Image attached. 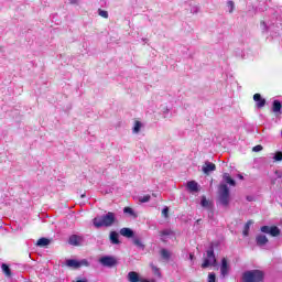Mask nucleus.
<instances>
[{"instance_id": "nucleus-42", "label": "nucleus", "mask_w": 282, "mask_h": 282, "mask_svg": "<svg viewBox=\"0 0 282 282\" xmlns=\"http://www.w3.org/2000/svg\"><path fill=\"white\" fill-rule=\"evenodd\" d=\"M238 178H239V180H243V175L238 174Z\"/></svg>"}, {"instance_id": "nucleus-9", "label": "nucleus", "mask_w": 282, "mask_h": 282, "mask_svg": "<svg viewBox=\"0 0 282 282\" xmlns=\"http://www.w3.org/2000/svg\"><path fill=\"white\" fill-rule=\"evenodd\" d=\"M253 100L258 109H263V107H265V99L261 97V94H254Z\"/></svg>"}, {"instance_id": "nucleus-30", "label": "nucleus", "mask_w": 282, "mask_h": 282, "mask_svg": "<svg viewBox=\"0 0 282 282\" xmlns=\"http://www.w3.org/2000/svg\"><path fill=\"white\" fill-rule=\"evenodd\" d=\"M78 267L79 268H83V267L89 268V261H87V259H83V260L78 261Z\"/></svg>"}, {"instance_id": "nucleus-27", "label": "nucleus", "mask_w": 282, "mask_h": 282, "mask_svg": "<svg viewBox=\"0 0 282 282\" xmlns=\"http://www.w3.org/2000/svg\"><path fill=\"white\" fill-rule=\"evenodd\" d=\"M227 8H228V10H229V13L232 14V12H235V1L229 0V1L227 2Z\"/></svg>"}, {"instance_id": "nucleus-6", "label": "nucleus", "mask_w": 282, "mask_h": 282, "mask_svg": "<svg viewBox=\"0 0 282 282\" xmlns=\"http://www.w3.org/2000/svg\"><path fill=\"white\" fill-rule=\"evenodd\" d=\"M260 231L264 235H270L271 237H279V235H281V229L276 226H262Z\"/></svg>"}, {"instance_id": "nucleus-25", "label": "nucleus", "mask_w": 282, "mask_h": 282, "mask_svg": "<svg viewBox=\"0 0 282 282\" xmlns=\"http://www.w3.org/2000/svg\"><path fill=\"white\" fill-rule=\"evenodd\" d=\"M132 241L137 246V248H141V250H144V243H142V240L140 238H133Z\"/></svg>"}, {"instance_id": "nucleus-18", "label": "nucleus", "mask_w": 282, "mask_h": 282, "mask_svg": "<svg viewBox=\"0 0 282 282\" xmlns=\"http://www.w3.org/2000/svg\"><path fill=\"white\" fill-rule=\"evenodd\" d=\"M128 281L129 282H140V275L135 271H130L128 273Z\"/></svg>"}, {"instance_id": "nucleus-10", "label": "nucleus", "mask_w": 282, "mask_h": 282, "mask_svg": "<svg viewBox=\"0 0 282 282\" xmlns=\"http://www.w3.org/2000/svg\"><path fill=\"white\" fill-rule=\"evenodd\" d=\"M268 241V236L263 234H259L258 236H256V243L257 246H259V248H263V246H267Z\"/></svg>"}, {"instance_id": "nucleus-15", "label": "nucleus", "mask_w": 282, "mask_h": 282, "mask_svg": "<svg viewBox=\"0 0 282 282\" xmlns=\"http://www.w3.org/2000/svg\"><path fill=\"white\" fill-rule=\"evenodd\" d=\"M200 205L203 206V208H208V217H213V209L210 208V203L208 202V199H206V196L202 197Z\"/></svg>"}, {"instance_id": "nucleus-14", "label": "nucleus", "mask_w": 282, "mask_h": 282, "mask_svg": "<svg viewBox=\"0 0 282 282\" xmlns=\"http://www.w3.org/2000/svg\"><path fill=\"white\" fill-rule=\"evenodd\" d=\"M187 189L189 193H199V184L195 181L187 182Z\"/></svg>"}, {"instance_id": "nucleus-33", "label": "nucleus", "mask_w": 282, "mask_h": 282, "mask_svg": "<svg viewBox=\"0 0 282 282\" xmlns=\"http://www.w3.org/2000/svg\"><path fill=\"white\" fill-rule=\"evenodd\" d=\"M197 12H199V7L193 6V7L191 8V13H192V14H197Z\"/></svg>"}, {"instance_id": "nucleus-38", "label": "nucleus", "mask_w": 282, "mask_h": 282, "mask_svg": "<svg viewBox=\"0 0 282 282\" xmlns=\"http://www.w3.org/2000/svg\"><path fill=\"white\" fill-rule=\"evenodd\" d=\"M253 221L252 220H248L247 224L245 225L248 228H250V226H252Z\"/></svg>"}, {"instance_id": "nucleus-4", "label": "nucleus", "mask_w": 282, "mask_h": 282, "mask_svg": "<svg viewBox=\"0 0 282 282\" xmlns=\"http://www.w3.org/2000/svg\"><path fill=\"white\" fill-rule=\"evenodd\" d=\"M217 263V258H215V249L210 246L206 251V258L202 264V268H210Z\"/></svg>"}, {"instance_id": "nucleus-43", "label": "nucleus", "mask_w": 282, "mask_h": 282, "mask_svg": "<svg viewBox=\"0 0 282 282\" xmlns=\"http://www.w3.org/2000/svg\"><path fill=\"white\" fill-rule=\"evenodd\" d=\"M248 202H252V198L250 196L247 197Z\"/></svg>"}, {"instance_id": "nucleus-36", "label": "nucleus", "mask_w": 282, "mask_h": 282, "mask_svg": "<svg viewBox=\"0 0 282 282\" xmlns=\"http://www.w3.org/2000/svg\"><path fill=\"white\" fill-rule=\"evenodd\" d=\"M249 232H250V228H248V227L245 226V229H243V231H242V235H243L245 237H248Z\"/></svg>"}, {"instance_id": "nucleus-40", "label": "nucleus", "mask_w": 282, "mask_h": 282, "mask_svg": "<svg viewBox=\"0 0 282 282\" xmlns=\"http://www.w3.org/2000/svg\"><path fill=\"white\" fill-rule=\"evenodd\" d=\"M189 259H191V261H193V259H195V254L191 253Z\"/></svg>"}, {"instance_id": "nucleus-24", "label": "nucleus", "mask_w": 282, "mask_h": 282, "mask_svg": "<svg viewBox=\"0 0 282 282\" xmlns=\"http://www.w3.org/2000/svg\"><path fill=\"white\" fill-rule=\"evenodd\" d=\"M161 257H162V259H165V261H169V259H171V252H169V250H166V249H162Z\"/></svg>"}, {"instance_id": "nucleus-20", "label": "nucleus", "mask_w": 282, "mask_h": 282, "mask_svg": "<svg viewBox=\"0 0 282 282\" xmlns=\"http://www.w3.org/2000/svg\"><path fill=\"white\" fill-rule=\"evenodd\" d=\"M50 243H51V240H50V239H47V238H40V239L37 240V242H36V246H37L39 248H45V246H50Z\"/></svg>"}, {"instance_id": "nucleus-39", "label": "nucleus", "mask_w": 282, "mask_h": 282, "mask_svg": "<svg viewBox=\"0 0 282 282\" xmlns=\"http://www.w3.org/2000/svg\"><path fill=\"white\" fill-rule=\"evenodd\" d=\"M70 6L78 3V0H69Z\"/></svg>"}, {"instance_id": "nucleus-22", "label": "nucleus", "mask_w": 282, "mask_h": 282, "mask_svg": "<svg viewBox=\"0 0 282 282\" xmlns=\"http://www.w3.org/2000/svg\"><path fill=\"white\" fill-rule=\"evenodd\" d=\"M2 272L6 274V276H12V271L6 263H2Z\"/></svg>"}, {"instance_id": "nucleus-2", "label": "nucleus", "mask_w": 282, "mask_h": 282, "mask_svg": "<svg viewBox=\"0 0 282 282\" xmlns=\"http://www.w3.org/2000/svg\"><path fill=\"white\" fill-rule=\"evenodd\" d=\"M265 273L261 270H249L242 273V282H263Z\"/></svg>"}, {"instance_id": "nucleus-46", "label": "nucleus", "mask_w": 282, "mask_h": 282, "mask_svg": "<svg viewBox=\"0 0 282 282\" xmlns=\"http://www.w3.org/2000/svg\"><path fill=\"white\" fill-rule=\"evenodd\" d=\"M82 197H85V194H83Z\"/></svg>"}, {"instance_id": "nucleus-37", "label": "nucleus", "mask_w": 282, "mask_h": 282, "mask_svg": "<svg viewBox=\"0 0 282 282\" xmlns=\"http://www.w3.org/2000/svg\"><path fill=\"white\" fill-rule=\"evenodd\" d=\"M162 215L169 217V207L163 208Z\"/></svg>"}, {"instance_id": "nucleus-8", "label": "nucleus", "mask_w": 282, "mask_h": 282, "mask_svg": "<svg viewBox=\"0 0 282 282\" xmlns=\"http://www.w3.org/2000/svg\"><path fill=\"white\" fill-rule=\"evenodd\" d=\"M228 272H230V265H228V260L223 258L220 265V274L221 276H228Z\"/></svg>"}, {"instance_id": "nucleus-32", "label": "nucleus", "mask_w": 282, "mask_h": 282, "mask_svg": "<svg viewBox=\"0 0 282 282\" xmlns=\"http://www.w3.org/2000/svg\"><path fill=\"white\" fill-rule=\"evenodd\" d=\"M252 151L254 153H259V151H263V145H256V147L252 148Z\"/></svg>"}, {"instance_id": "nucleus-7", "label": "nucleus", "mask_w": 282, "mask_h": 282, "mask_svg": "<svg viewBox=\"0 0 282 282\" xmlns=\"http://www.w3.org/2000/svg\"><path fill=\"white\" fill-rule=\"evenodd\" d=\"M69 246H83L85 243V237L79 236V235H72L68 239Z\"/></svg>"}, {"instance_id": "nucleus-28", "label": "nucleus", "mask_w": 282, "mask_h": 282, "mask_svg": "<svg viewBox=\"0 0 282 282\" xmlns=\"http://www.w3.org/2000/svg\"><path fill=\"white\" fill-rule=\"evenodd\" d=\"M98 14H99V17H102V19H109V12H107L102 9L98 10Z\"/></svg>"}, {"instance_id": "nucleus-17", "label": "nucleus", "mask_w": 282, "mask_h": 282, "mask_svg": "<svg viewBox=\"0 0 282 282\" xmlns=\"http://www.w3.org/2000/svg\"><path fill=\"white\" fill-rule=\"evenodd\" d=\"M174 232L171 229H163L160 231L161 241L166 242L167 237L173 236Z\"/></svg>"}, {"instance_id": "nucleus-13", "label": "nucleus", "mask_w": 282, "mask_h": 282, "mask_svg": "<svg viewBox=\"0 0 282 282\" xmlns=\"http://www.w3.org/2000/svg\"><path fill=\"white\" fill-rule=\"evenodd\" d=\"M272 112L275 113V116H281L282 113V105H281V101L279 100H273V104H272Z\"/></svg>"}, {"instance_id": "nucleus-19", "label": "nucleus", "mask_w": 282, "mask_h": 282, "mask_svg": "<svg viewBox=\"0 0 282 282\" xmlns=\"http://www.w3.org/2000/svg\"><path fill=\"white\" fill-rule=\"evenodd\" d=\"M224 182H226V184H229V186H236L237 183L235 182V180H232V177H230V174L225 173L223 175Z\"/></svg>"}, {"instance_id": "nucleus-1", "label": "nucleus", "mask_w": 282, "mask_h": 282, "mask_svg": "<svg viewBox=\"0 0 282 282\" xmlns=\"http://www.w3.org/2000/svg\"><path fill=\"white\" fill-rule=\"evenodd\" d=\"M113 224H118V218L113 212H108L106 215L93 219L95 228H111Z\"/></svg>"}, {"instance_id": "nucleus-29", "label": "nucleus", "mask_w": 282, "mask_h": 282, "mask_svg": "<svg viewBox=\"0 0 282 282\" xmlns=\"http://www.w3.org/2000/svg\"><path fill=\"white\" fill-rule=\"evenodd\" d=\"M141 204H147V202H151V195H145L139 198Z\"/></svg>"}, {"instance_id": "nucleus-21", "label": "nucleus", "mask_w": 282, "mask_h": 282, "mask_svg": "<svg viewBox=\"0 0 282 282\" xmlns=\"http://www.w3.org/2000/svg\"><path fill=\"white\" fill-rule=\"evenodd\" d=\"M66 265L68 268H74L75 270H78V260L69 259L66 261Z\"/></svg>"}, {"instance_id": "nucleus-16", "label": "nucleus", "mask_w": 282, "mask_h": 282, "mask_svg": "<svg viewBox=\"0 0 282 282\" xmlns=\"http://www.w3.org/2000/svg\"><path fill=\"white\" fill-rule=\"evenodd\" d=\"M121 237H127L128 239H131L133 237V231L131 228L123 227L120 229Z\"/></svg>"}, {"instance_id": "nucleus-5", "label": "nucleus", "mask_w": 282, "mask_h": 282, "mask_svg": "<svg viewBox=\"0 0 282 282\" xmlns=\"http://www.w3.org/2000/svg\"><path fill=\"white\" fill-rule=\"evenodd\" d=\"M99 263L104 265V268H113L118 265V260L112 256H104L99 259Z\"/></svg>"}, {"instance_id": "nucleus-3", "label": "nucleus", "mask_w": 282, "mask_h": 282, "mask_svg": "<svg viewBox=\"0 0 282 282\" xmlns=\"http://www.w3.org/2000/svg\"><path fill=\"white\" fill-rule=\"evenodd\" d=\"M219 202L221 206H228L230 204V189L226 184H220L219 186Z\"/></svg>"}, {"instance_id": "nucleus-31", "label": "nucleus", "mask_w": 282, "mask_h": 282, "mask_svg": "<svg viewBox=\"0 0 282 282\" xmlns=\"http://www.w3.org/2000/svg\"><path fill=\"white\" fill-rule=\"evenodd\" d=\"M273 160L275 162H282V152L281 151L275 152Z\"/></svg>"}, {"instance_id": "nucleus-26", "label": "nucleus", "mask_w": 282, "mask_h": 282, "mask_svg": "<svg viewBox=\"0 0 282 282\" xmlns=\"http://www.w3.org/2000/svg\"><path fill=\"white\" fill-rule=\"evenodd\" d=\"M123 213H126V215H130V217H135V212H133V208L131 207H124Z\"/></svg>"}, {"instance_id": "nucleus-41", "label": "nucleus", "mask_w": 282, "mask_h": 282, "mask_svg": "<svg viewBox=\"0 0 282 282\" xmlns=\"http://www.w3.org/2000/svg\"><path fill=\"white\" fill-rule=\"evenodd\" d=\"M76 282H87V279L77 280Z\"/></svg>"}, {"instance_id": "nucleus-11", "label": "nucleus", "mask_w": 282, "mask_h": 282, "mask_svg": "<svg viewBox=\"0 0 282 282\" xmlns=\"http://www.w3.org/2000/svg\"><path fill=\"white\" fill-rule=\"evenodd\" d=\"M216 169H217V166L214 163L206 161L205 165L202 167V171H203V173H205V175H209Z\"/></svg>"}, {"instance_id": "nucleus-34", "label": "nucleus", "mask_w": 282, "mask_h": 282, "mask_svg": "<svg viewBox=\"0 0 282 282\" xmlns=\"http://www.w3.org/2000/svg\"><path fill=\"white\" fill-rule=\"evenodd\" d=\"M260 26H261V29H262V32H268V24H265V22H261L260 23Z\"/></svg>"}, {"instance_id": "nucleus-44", "label": "nucleus", "mask_w": 282, "mask_h": 282, "mask_svg": "<svg viewBox=\"0 0 282 282\" xmlns=\"http://www.w3.org/2000/svg\"><path fill=\"white\" fill-rule=\"evenodd\" d=\"M164 113H169V108L165 109Z\"/></svg>"}, {"instance_id": "nucleus-12", "label": "nucleus", "mask_w": 282, "mask_h": 282, "mask_svg": "<svg viewBox=\"0 0 282 282\" xmlns=\"http://www.w3.org/2000/svg\"><path fill=\"white\" fill-rule=\"evenodd\" d=\"M119 237L120 235L118 234V231H110V235H109L110 243H112V246H120Z\"/></svg>"}, {"instance_id": "nucleus-23", "label": "nucleus", "mask_w": 282, "mask_h": 282, "mask_svg": "<svg viewBox=\"0 0 282 282\" xmlns=\"http://www.w3.org/2000/svg\"><path fill=\"white\" fill-rule=\"evenodd\" d=\"M142 129V122L135 121L134 126L132 128L133 133H140V130Z\"/></svg>"}, {"instance_id": "nucleus-35", "label": "nucleus", "mask_w": 282, "mask_h": 282, "mask_svg": "<svg viewBox=\"0 0 282 282\" xmlns=\"http://www.w3.org/2000/svg\"><path fill=\"white\" fill-rule=\"evenodd\" d=\"M216 281V275L215 273H209L208 275V282H215Z\"/></svg>"}, {"instance_id": "nucleus-45", "label": "nucleus", "mask_w": 282, "mask_h": 282, "mask_svg": "<svg viewBox=\"0 0 282 282\" xmlns=\"http://www.w3.org/2000/svg\"><path fill=\"white\" fill-rule=\"evenodd\" d=\"M199 221H202V219L196 220V224H199Z\"/></svg>"}]
</instances>
